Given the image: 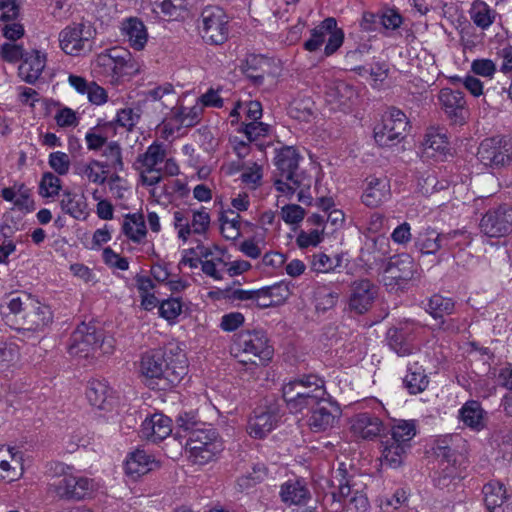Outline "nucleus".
<instances>
[{"label":"nucleus","instance_id":"obj_1","mask_svg":"<svg viewBox=\"0 0 512 512\" xmlns=\"http://www.w3.org/2000/svg\"><path fill=\"white\" fill-rule=\"evenodd\" d=\"M180 436L186 438V447L199 463L213 459L222 449L216 430L198 417L197 411L181 412L176 419Z\"/></svg>","mask_w":512,"mask_h":512},{"label":"nucleus","instance_id":"obj_2","mask_svg":"<svg viewBox=\"0 0 512 512\" xmlns=\"http://www.w3.org/2000/svg\"><path fill=\"white\" fill-rule=\"evenodd\" d=\"M301 156L293 146H284L276 150L275 165L278 175L274 181L277 191L292 196L297 187H307L312 179L299 168Z\"/></svg>","mask_w":512,"mask_h":512},{"label":"nucleus","instance_id":"obj_3","mask_svg":"<svg viewBox=\"0 0 512 512\" xmlns=\"http://www.w3.org/2000/svg\"><path fill=\"white\" fill-rule=\"evenodd\" d=\"M282 394L290 411L297 413L314 407L315 403L326 396V390L323 379L316 375H306L285 384Z\"/></svg>","mask_w":512,"mask_h":512},{"label":"nucleus","instance_id":"obj_4","mask_svg":"<svg viewBox=\"0 0 512 512\" xmlns=\"http://www.w3.org/2000/svg\"><path fill=\"white\" fill-rule=\"evenodd\" d=\"M113 348V339L105 337L103 330L93 324L81 323L70 337L68 352L72 356L88 358L98 351L109 354Z\"/></svg>","mask_w":512,"mask_h":512},{"label":"nucleus","instance_id":"obj_5","mask_svg":"<svg viewBox=\"0 0 512 512\" xmlns=\"http://www.w3.org/2000/svg\"><path fill=\"white\" fill-rule=\"evenodd\" d=\"M93 489L92 479L64 471L62 466L61 473L54 476L48 485L49 493L66 501H80L88 497Z\"/></svg>","mask_w":512,"mask_h":512},{"label":"nucleus","instance_id":"obj_6","mask_svg":"<svg viewBox=\"0 0 512 512\" xmlns=\"http://www.w3.org/2000/svg\"><path fill=\"white\" fill-rule=\"evenodd\" d=\"M235 346L245 359L242 362L265 365L271 360L274 349L262 330L242 331L238 334Z\"/></svg>","mask_w":512,"mask_h":512},{"label":"nucleus","instance_id":"obj_7","mask_svg":"<svg viewBox=\"0 0 512 512\" xmlns=\"http://www.w3.org/2000/svg\"><path fill=\"white\" fill-rule=\"evenodd\" d=\"M418 329L419 326L413 321H406L397 327L389 328L386 333L389 348L399 357L409 358V361L425 358L420 347L414 342Z\"/></svg>","mask_w":512,"mask_h":512},{"label":"nucleus","instance_id":"obj_8","mask_svg":"<svg viewBox=\"0 0 512 512\" xmlns=\"http://www.w3.org/2000/svg\"><path fill=\"white\" fill-rule=\"evenodd\" d=\"M200 32L203 40L212 45H221L229 36V17L219 6H207L200 15Z\"/></svg>","mask_w":512,"mask_h":512},{"label":"nucleus","instance_id":"obj_9","mask_svg":"<svg viewBox=\"0 0 512 512\" xmlns=\"http://www.w3.org/2000/svg\"><path fill=\"white\" fill-rule=\"evenodd\" d=\"M94 35L95 30L90 24L73 23L59 33L60 47L68 55H80L81 52L92 49L91 40Z\"/></svg>","mask_w":512,"mask_h":512},{"label":"nucleus","instance_id":"obj_10","mask_svg":"<svg viewBox=\"0 0 512 512\" xmlns=\"http://www.w3.org/2000/svg\"><path fill=\"white\" fill-rule=\"evenodd\" d=\"M408 125L406 115L399 109L391 108L383 117L382 124L374 129L375 141L380 146H392L403 138Z\"/></svg>","mask_w":512,"mask_h":512},{"label":"nucleus","instance_id":"obj_11","mask_svg":"<svg viewBox=\"0 0 512 512\" xmlns=\"http://www.w3.org/2000/svg\"><path fill=\"white\" fill-rule=\"evenodd\" d=\"M512 144L505 137L484 139L478 148L477 157L481 163L490 167H502L511 161Z\"/></svg>","mask_w":512,"mask_h":512},{"label":"nucleus","instance_id":"obj_12","mask_svg":"<svg viewBox=\"0 0 512 512\" xmlns=\"http://www.w3.org/2000/svg\"><path fill=\"white\" fill-rule=\"evenodd\" d=\"M480 231L491 238H500L512 232V207L504 204L488 210L479 223Z\"/></svg>","mask_w":512,"mask_h":512},{"label":"nucleus","instance_id":"obj_13","mask_svg":"<svg viewBox=\"0 0 512 512\" xmlns=\"http://www.w3.org/2000/svg\"><path fill=\"white\" fill-rule=\"evenodd\" d=\"M416 271V265L408 254H399L390 258L384 273V285L390 288H401L410 281Z\"/></svg>","mask_w":512,"mask_h":512},{"label":"nucleus","instance_id":"obj_14","mask_svg":"<svg viewBox=\"0 0 512 512\" xmlns=\"http://www.w3.org/2000/svg\"><path fill=\"white\" fill-rule=\"evenodd\" d=\"M309 409L311 410V416L308 423L314 432H324L334 427L341 415L340 407L327 399L326 396Z\"/></svg>","mask_w":512,"mask_h":512},{"label":"nucleus","instance_id":"obj_15","mask_svg":"<svg viewBox=\"0 0 512 512\" xmlns=\"http://www.w3.org/2000/svg\"><path fill=\"white\" fill-rule=\"evenodd\" d=\"M378 294V288L368 279H359L352 282L348 307L357 314L366 313L373 305Z\"/></svg>","mask_w":512,"mask_h":512},{"label":"nucleus","instance_id":"obj_16","mask_svg":"<svg viewBox=\"0 0 512 512\" xmlns=\"http://www.w3.org/2000/svg\"><path fill=\"white\" fill-rule=\"evenodd\" d=\"M52 320L53 314L49 306L27 297L22 326L19 329L32 332L43 331L52 323Z\"/></svg>","mask_w":512,"mask_h":512},{"label":"nucleus","instance_id":"obj_17","mask_svg":"<svg viewBox=\"0 0 512 512\" xmlns=\"http://www.w3.org/2000/svg\"><path fill=\"white\" fill-rule=\"evenodd\" d=\"M247 425V432L253 438L261 439L270 433L280 418L277 405L259 407L254 410Z\"/></svg>","mask_w":512,"mask_h":512},{"label":"nucleus","instance_id":"obj_18","mask_svg":"<svg viewBox=\"0 0 512 512\" xmlns=\"http://www.w3.org/2000/svg\"><path fill=\"white\" fill-rule=\"evenodd\" d=\"M439 102L447 117L453 124L462 125L467 117L464 94L451 88H442L438 95Z\"/></svg>","mask_w":512,"mask_h":512},{"label":"nucleus","instance_id":"obj_19","mask_svg":"<svg viewBox=\"0 0 512 512\" xmlns=\"http://www.w3.org/2000/svg\"><path fill=\"white\" fill-rule=\"evenodd\" d=\"M331 485L335 488L331 492V506L336 512L343 511L345 507L348 508L355 489L360 488L353 479L346 478V471L342 468L336 470Z\"/></svg>","mask_w":512,"mask_h":512},{"label":"nucleus","instance_id":"obj_20","mask_svg":"<svg viewBox=\"0 0 512 512\" xmlns=\"http://www.w3.org/2000/svg\"><path fill=\"white\" fill-rule=\"evenodd\" d=\"M165 372L168 384L175 386L187 374L188 364L184 351L177 344L165 347Z\"/></svg>","mask_w":512,"mask_h":512},{"label":"nucleus","instance_id":"obj_21","mask_svg":"<svg viewBox=\"0 0 512 512\" xmlns=\"http://www.w3.org/2000/svg\"><path fill=\"white\" fill-rule=\"evenodd\" d=\"M172 432L171 419L163 414H154L146 418L141 425V436L157 443L164 440Z\"/></svg>","mask_w":512,"mask_h":512},{"label":"nucleus","instance_id":"obj_22","mask_svg":"<svg viewBox=\"0 0 512 512\" xmlns=\"http://www.w3.org/2000/svg\"><path fill=\"white\" fill-rule=\"evenodd\" d=\"M351 432L362 439H373L383 431L382 421L370 413H359L351 419Z\"/></svg>","mask_w":512,"mask_h":512},{"label":"nucleus","instance_id":"obj_23","mask_svg":"<svg viewBox=\"0 0 512 512\" xmlns=\"http://www.w3.org/2000/svg\"><path fill=\"white\" fill-rule=\"evenodd\" d=\"M452 439L453 436L438 440L436 446L434 447V453L437 457L439 465L443 466L442 472L444 473L443 477L435 478L436 485L438 486H445L446 480L455 472V452L448 443V441H451Z\"/></svg>","mask_w":512,"mask_h":512},{"label":"nucleus","instance_id":"obj_24","mask_svg":"<svg viewBox=\"0 0 512 512\" xmlns=\"http://www.w3.org/2000/svg\"><path fill=\"white\" fill-rule=\"evenodd\" d=\"M423 361L424 358H418L407 363V374L403 384L410 394H419L428 387L429 379L423 368Z\"/></svg>","mask_w":512,"mask_h":512},{"label":"nucleus","instance_id":"obj_25","mask_svg":"<svg viewBox=\"0 0 512 512\" xmlns=\"http://www.w3.org/2000/svg\"><path fill=\"white\" fill-rule=\"evenodd\" d=\"M46 58L37 50L25 53L18 68L19 76L27 83H34L45 68Z\"/></svg>","mask_w":512,"mask_h":512},{"label":"nucleus","instance_id":"obj_26","mask_svg":"<svg viewBox=\"0 0 512 512\" xmlns=\"http://www.w3.org/2000/svg\"><path fill=\"white\" fill-rule=\"evenodd\" d=\"M140 371L146 378L166 380L164 350L146 352L141 358Z\"/></svg>","mask_w":512,"mask_h":512},{"label":"nucleus","instance_id":"obj_27","mask_svg":"<svg viewBox=\"0 0 512 512\" xmlns=\"http://www.w3.org/2000/svg\"><path fill=\"white\" fill-rule=\"evenodd\" d=\"M390 196L389 181L383 178L371 177L362 195V202L368 207H377Z\"/></svg>","mask_w":512,"mask_h":512},{"label":"nucleus","instance_id":"obj_28","mask_svg":"<svg viewBox=\"0 0 512 512\" xmlns=\"http://www.w3.org/2000/svg\"><path fill=\"white\" fill-rule=\"evenodd\" d=\"M484 502L490 512H512V508L503 507L507 499L506 489L500 481L493 480L483 486Z\"/></svg>","mask_w":512,"mask_h":512},{"label":"nucleus","instance_id":"obj_29","mask_svg":"<svg viewBox=\"0 0 512 512\" xmlns=\"http://www.w3.org/2000/svg\"><path fill=\"white\" fill-rule=\"evenodd\" d=\"M152 465H156L153 456L143 449H136L126 459L125 472L133 479H137L151 471Z\"/></svg>","mask_w":512,"mask_h":512},{"label":"nucleus","instance_id":"obj_30","mask_svg":"<svg viewBox=\"0 0 512 512\" xmlns=\"http://www.w3.org/2000/svg\"><path fill=\"white\" fill-rule=\"evenodd\" d=\"M89 403L98 409H108L112 401V389L107 381L94 379L89 381L86 389Z\"/></svg>","mask_w":512,"mask_h":512},{"label":"nucleus","instance_id":"obj_31","mask_svg":"<svg viewBox=\"0 0 512 512\" xmlns=\"http://www.w3.org/2000/svg\"><path fill=\"white\" fill-rule=\"evenodd\" d=\"M122 32L127 37L130 46L135 50H142L148 40V33L144 23L136 18L130 17L122 23Z\"/></svg>","mask_w":512,"mask_h":512},{"label":"nucleus","instance_id":"obj_32","mask_svg":"<svg viewBox=\"0 0 512 512\" xmlns=\"http://www.w3.org/2000/svg\"><path fill=\"white\" fill-rule=\"evenodd\" d=\"M166 157V151L162 143L154 142L143 154H140L135 162L138 171L153 172Z\"/></svg>","mask_w":512,"mask_h":512},{"label":"nucleus","instance_id":"obj_33","mask_svg":"<svg viewBox=\"0 0 512 512\" xmlns=\"http://www.w3.org/2000/svg\"><path fill=\"white\" fill-rule=\"evenodd\" d=\"M61 209L77 220H84L87 216V202L83 194L65 191L60 201Z\"/></svg>","mask_w":512,"mask_h":512},{"label":"nucleus","instance_id":"obj_34","mask_svg":"<svg viewBox=\"0 0 512 512\" xmlns=\"http://www.w3.org/2000/svg\"><path fill=\"white\" fill-rule=\"evenodd\" d=\"M485 411L478 401H467L459 411V417L469 428L480 431L484 428Z\"/></svg>","mask_w":512,"mask_h":512},{"label":"nucleus","instance_id":"obj_35","mask_svg":"<svg viewBox=\"0 0 512 512\" xmlns=\"http://www.w3.org/2000/svg\"><path fill=\"white\" fill-rule=\"evenodd\" d=\"M427 156L434 157L435 153L445 154L448 151V139L443 128H430L423 143Z\"/></svg>","mask_w":512,"mask_h":512},{"label":"nucleus","instance_id":"obj_36","mask_svg":"<svg viewBox=\"0 0 512 512\" xmlns=\"http://www.w3.org/2000/svg\"><path fill=\"white\" fill-rule=\"evenodd\" d=\"M281 500L287 505H299L305 502L309 491L300 481H287L281 486Z\"/></svg>","mask_w":512,"mask_h":512},{"label":"nucleus","instance_id":"obj_37","mask_svg":"<svg viewBox=\"0 0 512 512\" xmlns=\"http://www.w3.org/2000/svg\"><path fill=\"white\" fill-rule=\"evenodd\" d=\"M267 66H269V64L265 58L257 55H250L247 57L245 64L242 67V71L254 85L260 86L264 82L266 74L265 67Z\"/></svg>","mask_w":512,"mask_h":512},{"label":"nucleus","instance_id":"obj_38","mask_svg":"<svg viewBox=\"0 0 512 512\" xmlns=\"http://www.w3.org/2000/svg\"><path fill=\"white\" fill-rule=\"evenodd\" d=\"M469 14L473 23L483 30L489 28L496 17L495 10L482 0H475L472 3Z\"/></svg>","mask_w":512,"mask_h":512},{"label":"nucleus","instance_id":"obj_39","mask_svg":"<svg viewBox=\"0 0 512 512\" xmlns=\"http://www.w3.org/2000/svg\"><path fill=\"white\" fill-rule=\"evenodd\" d=\"M388 440L410 448V441L416 435V424L413 420H399L390 430Z\"/></svg>","mask_w":512,"mask_h":512},{"label":"nucleus","instance_id":"obj_40","mask_svg":"<svg viewBox=\"0 0 512 512\" xmlns=\"http://www.w3.org/2000/svg\"><path fill=\"white\" fill-rule=\"evenodd\" d=\"M382 464L397 468L403 463L407 450L406 446L392 442L388 439L382 441Z\"/></svg>","mask_w":512,"mask_h":512},{"label":"nucleus","instance_id":"obj_41","mask_svg":"<svg viewBox=\"0 0 512 512\" xmlns=\"http://www.w3.org/2000/svg\"><path fill=\"white\" fill-rule=\"evenodd\" d=\"M123 233L133 242H140L146 235V225L142 214H127L122 225Z\"/></svg>","mask_w":512,"mask_h":512},{"label":"nucleus","instance_id":"obj_42","mask_svg":"<svg viewBox=\"0 0 512 512\" xmlns=\"http://www.w3.org/2000/svg\"><path fill=\"white\" fill-rule=\"evenodd\" d=\"M240 215L233 210L221 213L219 221L221 222V234L227 240H236L241 236Z\"/></svg>","mask_w":512,"mask_h":512},{"label":"nucleus","instance_id":"obj_43","mask_svg":"<svg viewBox=\"0 0 512 512\" xmlns=\"http://www.w3.org/2000/svg\"><path fill=\"white\" fill-rule=\"evenodd\" d=\"M74 168L76 174L87 177L93 183L103 184L106 181L107 171L100 161L92 160L89 163H78Z\"/></svg>","mask_w":512,"mask_h":512},{"label":"nucleus","instance_id":"obj_44","mask_svg":"<svg viewBox=\"0 0 512 512\" xmlns=\"http://www.w3.org/2000/svg\"><path fill=\"white\" fill-rule=\"evenodd\" d=\"M174 120L182 127H192L196 125L203 113V107L196 103L192 107L181 106L172 110Z\"/></svg>","mask_w":512,"mask_h":512},{"label":"nucleus","instance_id":"obj_45","mask_svg":"<svg viewBox=\"0 0 512 512\" xmlns=\"http://www.w3.org/2000/svg\"><path fill=\"white\" fill-rule=\"evenodd\" d=\"M455 304L451 298L443 297L442 295H433L427 304V312L434 319H442L445 315H451L454 312Z\"/></svg>","mask_w":512,"mask_h":512},{"label":"nucleus","instance_id":"obj_46","mask_svg":"<svg viewBox=\"0 0 512 512\" xmlns=\"http://www.w3.org/2000/svg\"><path fill=\"white\" fill-rule=\"evenodd\" d=\"M335 18L328 17L318 26L311 30V37L304 43L305 50L309 52L317 51L325 41V31L334 28Z\"/></svg>","mask_w":512,"mask_h":512},{"label":"nucleus","instance_id":"obj_47","mask_svg":"<svg viewBox=\"0 0 512 512\" xmlns=\"http://www.w3.org/2000/svg\"><path fill=\"white\" fill-rule=\"evenodd\" d=\"M417 245L422 253L434 254L443 248L442 235L432 228H427L419 234Z\"/></svg>","mask_w":512,"mask_h":512},{"label":"nucleus","instance_id":"obj_48","mask_svg":"<svg viewBox=\"0 0 512 512\" xmlns=\"http://www.w3.org/2000/svg\"><path fill=\"white\" fill-rule=\"evenodd\" d=\"M325 93L329 102L345 105L346 101L353 96L354 91L347 83L335 81L326 86Z\"/></svg>","mask_w":512,"mask_h":512},{"label":"nucleus","instance_id":"obj_49","mask_svg":"<svg viewBox=\"0 0 512 512\" xmlns=\"http://www.w3.org/2000/svg\"><path fill=\"white\" fill-rule=\"evenodd\" d=\"M102 155L105 157V161L102 162V165L105 169H111L116 172L122 171L124 169L121 147L117 142L112 141L108 143L105 146Z\"/></svg>","mask_w":512,"mask_h":512},{"label":"nucleus","instance_id":"obj_50","mask_svg":"<svg viewBox=\"0 0 512 512\" xmlns=\"http://www.w3.org/2000/svg\"><path fill=\"white\" fill-rule=\"evenodd\" d=\"M342 258L337 255L333 260L325 253L314 254L311 261V268L317 273H328L341 265Z\"/></svg>","mask_w":512,"mask_h":512},{"label":"nucleus","instance_id":"obj_51","mask_svg":"<svg viewBox=\"0 0 512 512\" xmlns=\"http://www.w3.org/2000/svg\"><path fill=\"white\" fill-rule=\"evenodd\" d=\"M443 248L452 250L467 246L471 238L466 230H453L448 233H441Z\"/></svg>","mask_w":512,"mask_h":512},{"label":"nucleus","instance_id":"obj_52","mask_svg":"<svg viewBox=\"0 0 512 512\" xmlns=\"http://www.w3.org/2000/svg\"><path fill=\"white\" fill-rule=\"evenodd\" d=\"M210 226V216L205 208L200 210L191 209L190 234H204Z\"/></svg>","mask_w":512,"mask_h":512},{"label":"nucleus","instance_id":"obj_53","mask_svg":"<svg viewBox=\"0 0 512 512\" xmlns=\"http://www.w3.org/2000/svg\"><path fill=\"white\" fill-rule=\"evenodd\" d=\"M115 78L119 79L124 76H130L136 73L138 70L134 67L131 60V55L128 51L122 50L118 52V57L115 58Z\"/></svg>","mask_w":512,"mask_h":512},{"label":"nucleus","instance_id":"obj_54","mask_svg":"<svg viewBox=\"0 0 512 512\" xmlns=\"http://www.w3.org/2000/svg\"><path fill=\"white\" fill-rule=\"evenodd\" d=\"M40 194L44 197H54L59 194L61 180L51 172H45L39 185Z\"/></svg>","mask_w":512,"mask_h":512},{"label":"nucleus","instance_id":"obj_55","mask_svg":"<svg viewBox=\"0 0 512 512\" xmlns=\"http://www.w3.org/2000/svg\"><path fill=\"white\" fill-rule=\"evenodd\" d=\"M366 250L373 255L374 262L382 261L383 257L389 253V242L383 236L372 238L366 243Z\"/></svg>","mask_w":512,"mask_h":512},{"label":"nucleus","instance_id":"obj_56","mask_svg":"<svg viewBox=\"0 0 512 512\" xmlns=\"http://www.w3.org/2000/svg\"><path fill=\"white\" fill-rule=\"evenodd\" d=\"M174 226L178 230V237L186 241L190 236L191 209L177 210L173 214Z\"/></svg>","mask_w":512,"mask_h":512},{"label":"nucleus","instance_id":"obj_57","mask_svg":"<svg viewBox=\"0 0 512 512\" xmlns=\"http://www.w3.org/2000/svg\"><path fill=\"white\" fill-rule=\"evenodd\" d=\"M154 4L161 12L169 17H178L181 12L187 10L186 0H156Z\"/></svg>","mask_w":512,"mask_h":512},{"label":"nucleus","instance_id":"obj_58","mask_svg":"<svg viewBox=\"0 0 512 512\" xmlns=\"http://www.w3.org/2000/svg\"><path fill=\"white\" fill-rule=\"evenodd\" d=\"M328 36V42L325 46L324 53L326 56L334 54L343 44L344 32L342 29L337 27V21L335 20L334 28L325 31V37Z\"/></svg>","mask_w":512,"mask_h":512},{"label":"nucleus","instance_id":"obj_59","mask_svg":"<svg viewBox=\"0 0 512 512\" xmlns=\"http://www.w3.org/2000/svg\"><path fill=\"white\" fill-rule=\"evenodd\" d=\"M182 312V303L178 298L163 300L159 305L160 315L168 321L176 319Z\"/></svg>","mask_w":512,"mask_h":512},{"label":"nucleus","instance_id":"obj_60","mask_svg":"<svg viewBox=\"0 0 512 512\" xmlns=\"http://www.w3.org/2000/svg\"><path fill=\"white\" fill-rule=\"evenodd\" d=\"M48 164L58 175H66L70 168V159L66 153L57 151L49 155Z\"/></svg>","mask_w":512,"mask_h":512},{"label":"nucleus","instance_id":"obj_61","mask_svg":"<svg viewBox=\"0 0 512 512\" xmlns=\"http://www.w3.org/2000/svg\"><path fill=\"white\" fill-rule=\"evenodd\" d=\"M270 126L258 120L250 121L247 124H243L242 131L246 135L247 139L252 142L256 141L262 136H266L269 133Z\"/></svg>","mask_w":512,"mask_h":512},{"label":"nucleus","instance_id":"obj_62","mask_svg":"<svg viewBox=\"0 0 512 512\" xmlns=\"http://www.w3.org/2000/svg\"><path fill=\"white\" fill-rule=\"evenodd\" d=\"M118 52H121V49L112 48L99 54L96 59L97 66L104 68L105 72L113 77H115V67H117L115 65V58L118 57Z\"/></svg>","mask_w":512,"mask_h":512},{"label":"nucleus","instance_id":"obj_63","mask_svg":"<svg viewBox=\"0 0 512 512\" xmlns=\"http://www.w3.org/2000/svg\"><path fill=\"white\" fill-rule=\"evenodd\" d=\"M279 288L280 286L274 285L257 289L253 304L261 309L274 306L272 297L274 296V291Z\"/></svg>","mask_w":512,"mask_h":512},{"label":"nucleus","instance_id":"obj_64","mask_svg":"<svg viewBox=\"0 0 512 512\" xmlns=\"http://www.w3.org/2000/svg\"><path fill=\"white\" fill-rule=\"evenodd\" d=\"M471 70L476 75L492 78L496 72V65L491 59H475L471 63Z\"/></svg>","mask_w":512,"mask_h":512}]
</instances>
